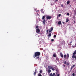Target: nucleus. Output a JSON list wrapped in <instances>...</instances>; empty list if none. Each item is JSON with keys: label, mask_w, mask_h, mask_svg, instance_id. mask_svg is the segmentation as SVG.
<instances>
[{"label": "nucleus", "mask_w": 76, "mask_h": 76, "mask_svg": "<svg viewBox=\"0 0 76 76\" xmlns=\"http://www.w3.org/2000/svg\"><path fill=\"white\" fill-rule=\"evenodd\" d=\"M41 55V53L39 52H36L35 54H34L33 57L35 58L36 57L37 59H39V56Z\"/></svg>", "instance_id": "nucleus-1"}, {"label": "nucleus", "mask_w": 76, "mask_h": 76, "mask_svg": "<svg viewBox=\"0 0 76 76\" xmlns=\"http://www.w3.org/2000/svg\"><path fill=\"white\" fill-rule=\"evenodd\" d=\"M64 58L65 59H68L69 57V54H67V56L66 55H64Z\"/></svg>", "instance_id": "nucleus-2"}, {"label": "nucleus", "mask_w": 76, "mask_h": 76, "mask_svg": "<svg viewBox=\"0 0 76 76\" xmlns=\"http://www.w3.org/2000/svg\"><path fill=\"white\" fill-rule=\"evenodd\" d=\"M72 57L73 59H74V58H75V59H76V56L75 55V54L74 53H73V54Z\"/></svg>", "instance_id": "nucleus-3"}, {"label": "nucleus", "mask_w": 76, "mask_h": 76, "mask_svg": "<svg viewBox=\"0 0 76 76\" xmlns=\"http://www.w3.org/2000/svg\"><path fill=\"white\" fill-rule=\"evenodd\" d=\"M51 16H50L49 15H47L46 16V19L47 20H48V19H51Z\"/></svg>", "instance_id": "nucleus-4"}, {"label": "nucleus", "mask_w": 76, "mask_h": 76, "mask_svg": "<svg viewBox=\"0 0 76 76\" xmlns=\"http://www.w3.org/2000/svg\"><path fill=\"white\" fill-rule=\"evenodd\" d=\"M36 32L37 34H39L40 32V30L39 28H37L36 29Z\"/></svg>", "instance_id": "nucleus-5"}, {"label": "nucleus", "mask_w": 76, "mask_h": 76, "mask_svg": "<svg viewBox=\"0 0 76 76\" xmlns=\"http://www.w3.org/2000/svg\"><path fill=\"white\" fill-rule=\"evenodd\" d=\"M50 76H56V74L55 73H53V74L51 73L50 75Z\"/></svg>", "instance_id": "nucleus-6"}, {"label": "nucleus", "mask_w": 76, "mask_h": 76, "mask_svg": "<svg viewBox=\"0 0 76 76\" xmlns=\"http://www.w3.org/2000/svg\"><path fill=\"white\" fill-rule=\"evenodd\" d=\"M51 29L49 31V33L53 31V27H51Z\"/></svg>", "instance_id": "nucleus-7"}, {"label": "nucleus", "mask_w": 76, "mask_h": 76, "mask_svg": "<svg viewBox=\"0 0 76 76\" xmlns=\"http://www.w3.org/2000/svg\"><path fill=\"white\" fill-rule=\"evenodd\" d=\"M60 56L62 58H63V53L61 52L60 53Z\"/></svg>", "instance_id": "nucleus-8"}, {"label": "nucleus", "mask_w": 76, "mask_h": 76, "mask_svg": "<svg viewBox=\"0 0 76 76\" xmlns=\"http://www.w3.org/2000/svg\"><path fill=\"white\" fill-rule=\"evenodd\" d=\"M48 39L50 38V37H51V34L50 33H49L48 35Z\"/></svg>", "instance_id": "nucleus-9"}, {"label": "nucleus", "mask_w": 76, "mask_h": 76, "mask_svg": "<svg viewBox=\"0 0 76 76\" xmlns=\"http://www.w3.org/2000/svg\"><path fill=\"white\" fill-rule=\"evenodd\" d=\"M56 75H57V74L58 73V69H56Z\"/></svg>", "instance_id": "nucleus-10"}, {"label": "nucleus", "mask_w": 76, "mask_h": 76, "mask_svg": "<svg viewBox=\"0 0 76 76\" xmlns=\"http://www.w3.org/2000/svg\"><path fill=\"white\" fill-rule=\"evenodd\" d=\"M52 67H53L52 66H48V69H52Z\"/></svg>", "instance_id": "nucleus-11"}, {"label": "nucleus", "mask_w": 76, "mask_h": 76, "mask_svg": "<svg viewBox=\"0 0 76 76\" xmlns=\"http://www.w3.org/2000/svg\"><path fill=\"white\" fill-rule=\"evenodd\" d=\"M58 25H61V21H59V22H58Z\"/></svg>", "instance_id": "nucleus-12"}, {"label": "nucleus", "mask_w": 76, "mask_h": 76, "mask_svg": "<svg viewBox=\"0 0 76 76\" xmlns=\"http://www.w3.org/2000/svg\"><path fill=\"white\" fill-rule=\"evenodd\" d=\"M53 56L54 57H56V54H54L53 55Z\"/></svg>", "instance_id": "nucleus-13"}, {"label": "nucleus", "mask_w": 76, "mask_h": 76, "mask_svg": "<svg viewBox=\"0 0 76 76\" xmlns=\"http://www.w3.org/2000/svg\"><path fill=\"white\" fill-rule=\"evenodd\" d=\"M69 21V19H68V18H67L66 19V23L68 22Z\"/></svg>", "instance_id": "nucleus-14"}, {"label": "nucleus", "mask_w": 76, "mask_h": 76, "mask_svg": "<svg viewBox=\"0 0 76 76\" xmlns=\"http://www.w3.org/2000/svg\"><path fill=\"white\" fill-rule=\"evenodd\" d=\"M45 20L44 19V20L43 21V23H44V24H45Z\"/></svg>", "instance_id": "nucleus-15"}, {"label": "nucleus", "mask_w": 76, "mask_h": 76, "mask_svg": "<svg viewBox=\"0 0 76 76\" xmlns=\"http://www.w3.org/2000/svg\"><path fill=\"white\" fill-rule=\"evenodd\" d=\"M45 16H42V20H44V19H45Z\"/></svg>", "instance_id": "nucleus-16"}, {"label": "nucleus", "mask_w": 76, "mask_h": 76, "mask_svg": "<svg viewBox=\"0 0 76 76\" xmlns=\"http://www.w3.org/2000/svg\"><path fill=\"white\" fill-rule=\"evenodd\" d=\"M69 3H70V1H68L67 2V4H69Z\"/></svg>", "instance_id": "nucleus-17"}, {"label": "nucleus", "mask_w": 76, "mask_h": 76, "mask_svg": "<svg viewBox=\"0 0 76 76\" xmlns=\"http://www.w3.org/2000/svg\"><path fill=\"white\" fill-rule=\"evenodd\" d=\"M51 72V71L50 69H49L48 70V73H50Z\"/></svg>", "instance_id": "nucleus-18"}, {"label": "nucleus", "mask_w": 76, "mask_h": 76, "mask_svg": "<svg viewBox=\"0 0 76 76\" xmlns=\"http://www.w3.org/2000/svg\"><path fill=\"white\" fill-rule=\"evenodd\" d=\"M52 70H53V71H54V70H55V69H54V68L53 67L52 68V69H51Z\"/></svg>", "instance_id": "nucleus-19"}, {"label": "nucleus", "mask_w": 76, "mask_h": 76, "mask_svg": "<svg viewBox=\"0 0 76 76\" xmlns=\"http://www.w3.org/2000/svg\"><path fill=\"white\" fill-rule=\"evenodd\" d=\"M36 29H37V28H39V26H37L36 27Z\"/></svg>", "instance_id": "nucleus-20"}, {"label": "nucleus", "mask_w": 76, "mask_h": 76, "mask_svg": "<svg viewBox=\"0 0 76 76\" xmlns=\"http://www.w3.org/2000/svg\"><path fill=\"white\" fill-rule=\"evenodd\" d=\"M56 60H57L58 61L59 60V58H56Z\"/></svg>", "instance_id": "nucleus-21"}, {"label": "nucleus", "mask_w": 76, "mask_h": 76, "mask_svg": "<svg viewBox=\"0 0 76 76\" xmlns=\"http://www.w3.org/2000/svg\"><path fill=\"white\" fill-rule=\"evenodd\" d=\"M74 53L75 54V55L76 54V50L74 52Z\"/></svg>", "instance_id": "nucleus-22"}, {"label": "nucleus", "mask_w": 76, "mask_h": 76, "mask_svg": "<svg viewBox=\"0 0 76 76\" xmlns=\"http://www.w3.org/2000/svg\"><path fill=\"white\" fill-rule=\"evenodd\" d=\"M39 72L40 73H42V71L41 70H40V71H39Z\"/></svg>", "instance_id": "nucleus-23"}, {"label": "nucleus", "mask_w": 76, "mask_h": 76, "mask_svg": "<svg viewBox=\"0 0 76 76\" xmlns=\"http://www.w3.org/2000/svg\"><path fill=\"white\" fill-rule=\"evenodd\" d=\"M41 11L42 13H43L44 12V11H43V10L42 9L41 10Z\"/></svg>", "instance_id": "nucleus-24"}, {"label": "nucleus", "mask_w": 76, "mask_h": 76, "mask_svg": "<svg viewBox=\"0 0 76 76\" xmlns=\"http://www.w3.org/2000/svg\"><path fill=\"white\" fill-rule=\"evenodd\" d=\"M46 32L47 34H48V30H47Z\"/></svg>", "instance_id": "nucleus-25"}, {"label": "nucleus", "mask_w": 76, "mask_h": 76, "mask_svg": "<svg viewBox=\"0 0 76 76\" xmlns=\"http://www.w3.org/2000/svg\"><path fill=\"white\" fill-rule=\"evenodd\" d=\"M38 76H42V75H41V74H38Z\"/></svg>", "instance_id": "nucleus-26"}, {"label": "nucleus", "mask_w": 76, "mask_h": 76, "mask_svg": "<svg viewBox=\"0 0 76 76\" xmlns=\"http://www.w3.org/2000/svg\"><path fill=\"white\" fill-rule=\"evenodd\" d=\"M53 37H54V38H56V35H54V36H53Z\"/></svg>", "instance_id": "nucleus-27"}, {"label": "nucleus", "mask_w": 76, "mask_h": 76, "mask_svg": "<svg viewBox=\"0 0 76 76\" xmlns=\"http://www.w3.org/2000/svg\"><path fill=\"white\" fill-rule=\"evenodd\" d=\"M58 16L59 17H60V16H61V14H59Z\"/></svg>", "instance_id": "nucleus-28"}, {"label": "nucleus", "mask_w": 76, "mask_h": 76, "mask_svg": "<svg viewBox=\"0 0 76 76\" xmlns=\"http://www.w3.org/2000/svg\"><path fill=\"white\" fill-rule=\"evenodd\" d=\"M67 15H68V16H69V15H70L69 13H67Z\"/></svg>", "instance_id": "nucleus-29"}, {"label": "nucleus", "mask_w": 76, "mask_h": 76, "mask_svg": "<svg viewBox=\"0 0 76 76\" xmlns=\"http://www.w3.org/2000/svg\"><path fill=\"white\" fill-rule=\"evenodd\" d=\"M73 69V67H72V66L71 68V70H72V69Z\"/></svg>", "instance_id": "nucleus-30"}, {"label": "nucleus", "mask_w": 76, "mask_h": 76, "mask_svg": "<svg viewBox=\"0 0 76 76\" xmlns=\"http://www.w3.org/2000/svg\"><path fill=\"white\" fill-rule=\"evenodd\" d=\"M64 64H66V61H65L64 62Z\"/></svg>", "instance_id": "nucleus-31"}, {"label": "nucleus", "mask_w": 76, "mask_h": 76, "mask_svg": "<svg viewBox=\"0 0 76 76\" xmlns=\"http://www.w3.org/2000/svg\"><path fill=\"white\" fill-rule=\"evenodd\" d=\"M36 73H37V72L35 71L34 72V75H36Z\"/></svg>", "instance_id": "nucleus-32"}, {"label": "nucleus", "mask_w": 76, "mask_h": 76, "mask_svg": "<svg viewBox=\"0 0 76 76\" xmlns=\"http://www.w3.org/2000/svg\"><path fill=\"white\" fill-rule=\"evenodd\" d=\"M75 65H73L72 66V67H75Z\"/></svg>", "instance_id": "nucleus-33"}, {"label": "nucleus", "mask_w": 76, "mask_h": 76, "mask_svg": "<svg viewBox=\"0 0 76 76\" xmlns=\"http://www.w3.org/2000/svg\"><path fill=\"white\" fill-rule=\"evenodd\" d=\"M72 76H75V73H73L72 74Z\"/></svg>", "instance_id": "nucleus-34"}, {"label": "nucleus", "mask_w": 76, "mask_h": 76, "mask_svg": "<svg viewBox=\"0 0 76 76\" xmlns=\"http://www.w3.org/2000/svg\"><path fill=\"white\" fill-rule=\"evenodd\" d=\"M54 40L53 39H51V41L53 42V41H54Z\"/></svg>", "instance_id": "nucleus-35"}, {"label": "nucleus", "mask_w": 76, "mask_h": 76, "mask_svg": "<svg viewBox=\"0 0 76 76\" xmlns=\"http://www.w3.org/2000/svg\"><path fill=\"white\" fill-rule=\"evenodd\" d=\"M66 64L67 65H69V63H67Z\"/></svg>", "instance_id": "nucleus-36"}, {"label": "nucleus", "mask_w": 76, "mask_h": 76, "mask_svg": "<svg viewBox=\"0 0 76 76\" xmlns=\"http://www.w3.org/2000/svg\"><path fill=\"white\" fill-rule=\"evenodd\" d=\"M58 1V0H55V2H56V1Z\"/></svg>", "instance_id": "nucleus-37"}, {"label": "nucleus", "mask_w": 76, "mask_h": 76, "mask_svg": "<svg viewBox=\"0 0 76 76\" xmlns=\"http://www.w3.org/2000/svg\"><path fill=\"white\" fill-rule=\"evenodd\" d=\"M63 4H62L61 5V7H63Z\"/></svg>", "instance_id": "nucleus-38"}, {"label": "nucleus", "mask_w": 76, "mask_h": 76, "mask_svg": "<svg viewBox=\"0 0 76 76\" xmlns=\"http://www.w3.org/2000/svg\"><path fill=\"white\" fill-rule=\"evenodd\" d=\"M74 14L76 15V11L74 12Z\"/></svg>", "instance_id": "nucleus-39"}, {"label": "nucleus", "mask_w": 76, "mask_h": 76, "mask_svg": "<svg viewBox=\"0 0 76 76\" xmlns=\"http://www.w3.org/2000/svg\"><path fill=\"white\" fill-rule=\"evenodd\" d=\"M76 12V8L75 9V10H74V12Z\"/></svg>", "instance_id": "nucleus-40"}, {"label": "nucleus", "mask_w": 76, "mask_h": 76, "mask_svg": "<svg viewBox=\"0 0 76 76\" xmlns=\"http://www.w3.org/2000/svg\"><path fill=\"white\" fill-rule=\"evenodd\" d=\"M35 72H37V69H35Z\"/></svg>", "instance_id": "nucleus-41"}, {"label": "nucleus", "mask_w": 76, "mask_h": 76, "mask_svg": "<svg viewBox=\"0 0 76 76\" xmlns=\"http://www.w3.org/2000/svg\"><path fill=\"white\" fill-rule=\"evenodd\" d=\"M60 76V74H58L57 75V76Z\"/></svg>", "instance_id": "nucleus-42"}, {"label": "nucleus", "mask_w": 76, "mask_h": 76, "mask_svg": "<svg viewBox=\"0 0 76 76\" xmlns=\"http://www.w3.org/2000/svg\"><path fill=\"white\" fill-rule=\"evenodd\" d=\"M70 43H72V42L71 41V42H70Z\"/></svg>", "instance_id": "nucleus-43"}, {"label": "nucleus", "mask_w": 76, "mask_h": 76, "mask_svg": "<svg viewBox=\"0 0 76 76\" xmlns=\"http://www.w3.org/2000/svg\"><path fill=\"white\" fill-rule=\"evenodd\" d=\"M39 12V10H37V12Z\"/></svg>", "instance_id": "nucleus-44"}, {"label": "nucleus", "mask_w": 76, "mask_h": 76, "mask_svg": "<svg viewBox=\"0 0 76 76\" xmlns=\"http://www.w3.org/2000/svg\"><path fill=\"white\" fill-rule=\"evenodd\" d=\"M71 45H72V44H71Z\"/></svg>", "instance_id": "nucleus-45"}]
</instances>
